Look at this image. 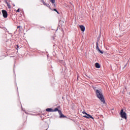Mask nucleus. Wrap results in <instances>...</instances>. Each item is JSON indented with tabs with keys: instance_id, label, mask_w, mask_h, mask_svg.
Segmentation results:
<instances>
[{
	"instance_id": "nucleus-1",
	"label": "nucleus",
	"mask_w": 130,
	"mask_h": 130,
	"mask_svg": "<svg viewBox=\"0 0 130 130\" xmlns=\"http://www.w3.org/2000/svg\"><path fill=\"white\" fill-rule=\"evenodd\" d=\"M95 93L96 94V97L101 100V102H103V104H105V100L104 99V96L102 94L101 91L96 89L95 90Z\"/></svg>"
},
{
	"instance_id": "nucleus-2",
	"label": "nucleus",
	"mask_w": 130,
	"mask_h": 130,
	"mask_svg": "<svg viewBox=\"0 0 130 130\" xmlns=\"http://www.w3.org/2000/svg\"><path fill=\"white\" fill-rule=\"evenodd\" d=\"M120 116L124 119H127V117L126 116V113L123 111V109H122L120 111Z\"/></svg>"
},
{
	"instance_id": "nucleus-3",
	"label": "nucleus",
	"mask_w": 130,
	"mask_h": 130,
	"mask_svg": "<svg viewBox=\"0 0 130 130\" xmlns=\"http://www.w3.org/2000/svg\"><path fill=\"white\" fill-rule=\"evenodd\" d=\"M99 40H98L96 42V50H98V51H99V52H100L102 54H103V51H101V50H100V48H99Z\"/></svg>"
},
{
	"instance_id": "nucleus-4",
	"label": "nucleus",
	"mask_w": 130,
	"mask_h": 130,
	"mask_svg": "<svg viewBox=\"0 0 130 130\" xmlns=\"http://www.w3.org/2000/svg\"><path fill=\"white\" fill-rule=\"evenodd\" d=\"M2 12L4 18H8V12H7V11L5 10H3L2 11Z\"/></svg>"
},
{
	"instance_id": "nucleus-5",
	"label": "nucleus",
	"mask_w": 130,
	"mask_h": 130,
	"mask_svg": "<svg viewBox=\"0 0 130 130\" xmlns=\"http://www.w3.org/2000/svg\"><path fill=\"white\" fill-rule=\"evenodd\" d=\"M58 113L60 115L59 116L60 118H67V116H64V115H63V114H62V113L61 112V111H58Z\"/></svg>"
},
{
	"instance_id": "nucleus-6",
	"label": "nucleus",
	"mask_w": 130,
	"mask_h": 130,
	"mask_svg": "<svg viewBox=\"0 0 130 130\" xmlns=\"http://www.w3.org/2000/svg\"><path fill=\"white\" fill-rule=\"evenodd\" d=\"M83 117H85V118H91L92 119H94V118L91 115L87 114L86 115L83 116Z\"/></svg>"
},
{
	"instance_id": "nucleus-7",
	"label": "nucleus",
	"mask_w": 130,
	"mask_h": 130,
	"mask_svg": "<svg viewBox=\"0 0 130 130\" xmlns=\"http://www.w3.org/2000/svg\"><path fill=\"white\" fill-rule=\"evenodd\" d=\"M58 108H60V106H58L57 108H55L54 110H53V112H55L56 111H61V110H58Z\"/></svg>"
},
{
	"instance_id": "nucleus-8",
	"label": "nucleus",
	"mask_w": 130,
	"mask_h": 130,
	"mask_svg": "<svg viewBox=\"0 0 130 130\" xmlns=\"http://www.w3.org/2000/svg\"><path fill=\"white\" fill-rule=\"evenodd\" d=\"M79 27H80V29H81V31L82 32H84L85 31V30L86 29L85 28V26H84V25H80Z\"/></svg>"
},
{
	"instance_id": "nucleus-9",
	"label": "nucleus",
	"mask_w": 130,
	"mask_h": 130,
	"mask_svg": "<svg viewBox=\"0 0 130 130\" xmlns=\"http://www.w3.org/2000/svg\"><path fill=\"white\" fill-rule=\"evenodd\" d=\"M94 67L95 68H96V69H100V68H101L100 64H99V63H98V62H96L95 63Z\"/></svg>"
},
{
	"instance_id": "nucleus-10",
	"label": "nucleus",
	"mask_w": 130,
	"mask_h": 130,
	"mask_svg": "<svg viewBox=\"0 0 130 130\" xmlns=\"http://www.w3.org/2000/svg\"><path fill=\"white\" fill-rule=\"evenodd\" d=\"M46 111L47 112H53V109L52 108H47L46 109Z\"/></svg>"
},
{
	"instance_id": "nucleus-11",
	"label": "nucleus",
	"mask_w": 130,
	"mask_h": 130,
	"mask_svg": "<svg viewBox=\"0 0 130 130\" xmlns=\"http://www.w3.org/2000/svg\"><path fill=\"white\" fill-rule=\"evenodd\" d=\"M45 6H46V7L49 8L50 9V10H52L51 8H50V5H49V4H46V5Z\"/></svg>"
},
{
	"instance_id": "nucleus-12",
	"label": "nucleus",
	"mask_w": 130,
	"mask_h": 130,
	"mask_svg": "<svg viewBox=\"0 0 130 130\" xmlns=\"http://www.w3.org/2000/svg\"><path fill=\"white\" fill-rule=\"evenodd\" d=\"M50 2L52 4H55V0H50Z\"/></svg>"
},
{
	"instance_id": "nucleus-13",
	"label": "nucleus",
	"mask_w": 130,
	"mask_h": 130,
	"mask_svg": "<svg viewBox=\"0 0 130 130\" xmlns=\"http://www.w3.org/2000/svg\"><path fill=\"white\" fill-rule=\"evenodd\" d=\"M41 3H42V4L44 5V6H45V5L46 4V3H45L44 1H43V0H41Z\"/></svg>"
},
{
	"instance_id": "nucleus-14",
	"label": "nucleus",
	"mask_w": 130,
	"mask_h": 130,
	"mask_svg": "<svg viewBox=\"0 0 130 130\" xmlns=\"http://www.w3.org/2000/svg\"><path fill=\"white\" fill-rule=\"evenodd\" d=\"M53 11H54V12H56L57 13L59 14V12H58V11H57V10H56V9H54Z\"/></svg>"
},
{
	"instance_id": "nucleus-15",
	"label": "nucleus",
	"mask_w": 130,
	"mask_h": 130,
	"mask_svg": "<svg viewBox=\"0 0 130 130\" xmlns=\"http://www.w3.org/2000/svg\"><path fill=\"white\" fill-rule=\"evenodd\" d=\"M6 4L9 8H11V5L9 4V3L7 2Z\"/></svg>"
},
{
	"instance_id": "nucleus-16",
	"label": "nucleus",
	"mask_w": 130,
	"mask_h": 130,
	"mask_svg": "<svg viewBox=\"0 0 130 130\" xmlns=\"http://www.w3.org/2000/svg\"><path fill=\"white\" fill-rule=\"evenodd\" d=\"M82 113H83V114H86V115H87V114H88V113H87L86 112H85V111H83V112H82Z\"/></svg>"
},
{
	"instance_id": "nucleus-17",
	"label": "nucleus",
	"mask_w": 130,
	"mask_h": 130,
	"mask_svg": "<svg viewBox=\"0 0 130 130\" xmlns=\"http://www.w3.org/2000/svg\"><path fill=\"white\" fill-rule=\"evenodd\" d=\"M93 89L94 90H95V91H96V90H97V89H97V87L96 86H93Z\"/></svg>"
},
{
	"instance_id": "nucleus-18",
	"label": "nucleus",
	"mask_w": 130,
	"mask_h": 130,
	"mask_svg": "<svg viewBox=\"0 0 130 130\" xmlns=\"http://www.w3.org/2000/svg\"><path fill=\"white\" fill-rule=\"evenodd\" d=\"M19 48V45H16V49H17V50H18V49Z\"/></svg>"
},
{
	"instance_id": "nucleus-19",
	"label": "nucleus",
	"mask_w": 130,
	"mask_h": 130,
	"mask_svg": "<svg viewBox=\"0 0 130 130\" xmlns=\"http://www.w3.org/2000/svg\"><path fill=\"white\" fill-rule=\"evenodd\" d=\"M16 12H17V13H19L20 12V9H17Z\"/></svg>"
},
{
	"instance_id": "nucleus-20",
	"label": "nucleus",
	"mask_w": 130,
	"mask_h": 130,
	"mask_svg": "<svg viewBox=\"0 0 130 130\" xmlns=\"http://www.w3.org/2000/svg\"><path fill=\"white\" fill-rule=\"evenodd\" d=\"M21 28V26H18L17 27V29H19V28Z\"/></svg>"
},
{
	"instance_id": "nucleus-21",
	"label": "nucleus",
	"mask_w": 130,
	"mask_h": 130,
	"mask_svg": "<svg viewBox=\"0 0 130 130\" xmlns=\"http://www.w3.org/2000/svg\"><path fill=\"white\" fill-rule=\"evenodd\" d=\"M53 7H56L55 4H53Z\"/></svg>"
},
{
	"instance_id": "nucleus-22",
	"label": "nucleus",
	"mask_w": 130,
	"mask_h": 130,
	"mask_svg": "<svg viewBox=\"0 0 130 130\" xmlns=\"http://www.w3.org/2000/svg\"><path fill=\"white\" fill-rule=\"evenodd\" d=\"M114 109H113V108L111 110V111H112V110H114Z\"/></svg>"
},
{
	"instance_id": "nucleus-23",
	"label": "nucleus",
	"mask_w": 130,
	"mask_h": 130,
	"mask_svg": "<svg viewBox=\"0 0 130 130\" xmlns=\"http://www.w3.org/2000/svg\"><path fill=\"white\" fill-rule=\"evenodd\" d=\"M125 67H126V64L124 66V68H125Z\"/></svg>"
},
{
	"instance_id": "nucleus-24",
	"label": "nucleus",
	"mask_w": 130,
	"mask_h": 130,
	"mask_svg": "<svg viewBox=\"0 0 130 130\" xmlns=\"http://www.w3.org/2000/svg\"><path fill=\"white\" fill-rule=\"evenodd\" d=\"M125 89H126V87H125Z\"/></svg>"
}]
</instances>
